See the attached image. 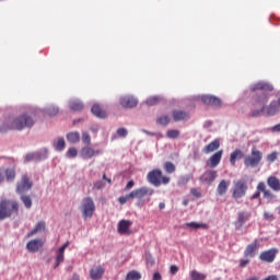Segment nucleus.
Here are the masks:
<instances>
[{
	"label": "nucleus",
	"mask_w": 280,
	"mask_h": 280,
	"mask_svg": "<svg viewBox=\"0 0 280 280\" xmlns=\"http://www.w3.org/2000/svg\"><path fill=\"white\" fill-rule=\"evenodd\" d=\"M249 90L253 92L252 104L258 106L252 110V117H260L264 113L268 114V102L269 97L273 91V85L269 82H256L249 86Z\"/></svg>",
	"instance_id": "1"
},
{
	"label": "nucleus",
	"mask_w": 280,
	"mask_h": 280,
	"mask_svg": "<svg viewBox=\"0 0 280 280\" xmlns=\"http://www.w3.org/2000/svg\"><path fill=\"white\" fill-rule=\"evenodd\" d=\"M35 121L32 115L23 113L18 117H8L0 126V132H8V130H23V128H32Z\"/></svg>",
	"instance_id": "2"
},
{
	"label": "nucleus",
	"mask_w": 280,
	"mask_h": 280,
	"mask_svg": "<svg viewBox=\"0 0 280 280\" xmlns=\"http://www.w3.org/2000/svg\"><path fill=\"white\" fill-rule=\"evenodd\" d=\"M19 212V201H13V199H2L0 201V221L11 219L12 217H18Z\"/></svg>",
	"instance_id": "3"
},
{
	"label": "nucleus",
	"mask_w": 280,
	"mask_h": 280,
	"mask_svg": "<svg viewBox=\"0 0 280 280\" xmlns=\"http://www.w3.org/2000/svg\"><path fill=\"white\" fill-rule=\"evenodd\" d=\"M147 179L155 187H161V185H168V183L172 180L171 177H167V175H163V171H161V168H154L153 171H150V173L147 175Z\"/></svg>",
	"instance_id": "4"
},
{
	"label": "nucleus",
	"mask_w": 280,
	"mask_h": 280,
	"mask_svg": "<svg viewBox=\"0 0 280 280\" xmlns=\"http://www.w3.org/2000/svg\"><path fill=\"white\" fill-rule=\"evenodd\" d=\"M154 194L153 188H148V186H142V188H136V190H132L129 192V195H125V197H119L120 205H126L128 200H131V198H144V196H152Z\"/></svg>",
	"instance_id": "5"
},
{
	"label": "nucleus",
	"mask_w": 280,
	"mask_h": 280,
	"mask_svg": "<svg viewBox=\"0 0 280 280\" xmlns=\"http://www.w3.org/2000/svg\"><path fill=\"white\" fill-rule=\"evenodd\" d=\"M96 210L95 201L92 197H84L81 202V213L84 221L92 219Z\"/></svg>",
	"instance_id": "6"
},
{
	"label": "nucleus",
	"mask_w": 280,
	"mask_h": 280,
	"mask_svg": "<svg viewBox=\"0 0 280 280\" xmlns=\"http://www.w3.org/2000/svg\"><path fill=\"white\" fill-rule=\"evenodd\" d=\"M264 156V152L261 150H258L256 145L252 148V154H247L244 159V164L246 167H257L259 163H261V159Z\"/></svg>",
	"instance_id": "7"
},
{
	"label": "nucleus",
	"mask_w": 280,
	"mask_h": 280,
	"mask_svg": "<svg viewBox=\"0 0 280 280\" xmlns=\"http://www.w3.org/2000/svg\"><path fill=\"white\" fill-rule=\"evenodd\" d=\"M248 189V184L246 179H237V182H234V187L232 189V198L234 200H241V198H244L246 196Z\"/></svg>",
	"instance_id": "8"
},
{
	"label": "nucleus",
	"mask_w": 280,
	"mask_h": 280,
	"mask_svg": "<svg viewBox=\"0 0 280 280\" xmlns=\"http://www.w3.org/2000/svg\"><path fill=\"white\" fill-rule=\"evenodd\" d=\"M33 185L34 184L30 175H27V173H24V175L21 176L20 182H18L16 184V191L18 194H21V196H23L25 191H30V189H32Z\"/></svg>",
	"instance_id": "9"
},
{
	"label": "nucleus",
	"mask_w": 280,
	"mask_h": 280,
	"mask_svg": "<svg viewBox=\"0 0 280 280\" xmlns=\"http://www.w3.org/2000/svg\"><path fill=\"white\" fill-rule=\"evenodd\" d=\"M256 189H257L256 192L250 197L252 200H254V198H260L261 191H262L264 198H275V195H272L271 190H268L265 182H259Z\"/></svg>",
	"instance_id": "10"
},
{
	"label": "nucleus",
	"mask_w": 280,
	"mask_h": 280,
	"mask_svg": "<svg viewBox=\"0 0 280 280\" xmlns=\"http://www.w3.org/2000/svg\"><path fill=\"white\" fill-rule=\"evenodd\" d=\"M102 150H95L90 143L83 145L80 150V156L82 159H92L95 154H101Z\"/></svg>",
	"instance_id": "11"
},
{
	"label": "nucleus",
	"mask_w": 280,
	"mask_h": 280,
	"mask_svg": "<svg viewBox=\"0 0 280 280\" xmlns=\"http://www.w3.org/2000/svg\"><path fill=\"white\" fill-rule=\"evenodd\" d=\"M172 116L174 121H187V119H190V113L180 108H175L172 112Z\"/></svg>",
	"instance_id": "12"
},
{
	"label": "nucleus",
	"mask_w": 280,
	"mask_h": 280,
	"mask_svg": "<svg viewBox=\"0 0 280 280\" xmlns=\"http://www.w3.org/2000/svg\"><path fill=\"white\" fill-rule=\"evenodd\" d=\"M222 156H223V150L218 149L217 152L214 151V153L211 154V156H209L207 161V165H209V167H217V165L221 163Z\"/></svg>",
	"instance_id": "13"
},
{
	"label": "nucleus",
	"mask_w": 280,
	"mask_h": 280,
	"mask_svg": "<svg viewBox=\"0 0 280 280\" xmlns=\"http://www.w3.org/2000/svg\"><path fill=\"white\" fill-rule=\"evenodd\" d=\"M43 159H47V150L37 151V152H27L24 161L28 163L30 161H42Z\"/></svg>",
	"instance_id": "14"
},
{
	"label": "nucleus",
	"mask_w": 280,
	"mask_h": 280,
	"mask_svg": "<svg viewBox=\"0 0 280 280\" xmlns=\"http://www.w3.org/2000/svg\"><path fill=\"white\" fill-rule=\"evenodd\" d=\"M278 249H268L267 252H261L259 255L262 262H273L277 258Z\"/></svg>",
	"instance_id": "15"
},
{
	"label": "nucleus",
	"mask_w": 280,
	"mask_h": 280,
	"mask_svg": "<svg viewBox=\"0 0 280 280\" xmlns=\"http://www.w3.org/2000/svg\"><path fill=\"white\" fill-rule=\"evenodd\" d=\"M119 102L121 106H125V108H132L138 104V100L133 95H124L120 97Z\"/></svg>",
	"instance_id": "16"
},
{
	"label": "nucleus",
	"mask_w": 280,
	"mask_h": 280,
	"mask_svg": "<svg viewBox=\"0 0 280 280\" xmlns=\"http://www.w3.org/2000/svg\"><path fill=\"white\" fill-rule=\"evenodd\" d=\"M280 110V95H277L275 100H271L267 105V115H276Z\"/></svg>",
	"instance_id": "17"
},
{
	"label": "nucleus",
	"mask_w": 280,
	"mask_h": 280,
	"mask_svg": "<svg viewBox=\"0 0 280 280\" xmlns=\"http://www.w3.org/2000/svg\"><path fill=\"white\" fill-rule=\"evenodd\" d=\"M201 102L211 106H222V100L217 95H201Z\"/></svg>",
	"instance_id": "18"
},
{
	"label": "nucleus",
	"mask_w": 280,
	"mask_h": 280,
	"mask_svg": "<svg viewBox=\"0 0 280 280\" xmlns=\"http://www.w3.org/2000/svg\"><path fill=\"white\" fill-rule=\"evenodd\" d=\"M105 271H106L105 267H102L101 265L98 267H93L90 270V278H91V280H102Z\"/></svg>",
	"instance_id": "19"
},
{
	"label": "nucleus",
	"mask_w": 280,
	"mask_h": 280,
	"mask_svg": "<svg viewBox=\"0 0 280 280\" xmlns=\"http://www.w3.org/2000/svg\"><path fill=\"white\" fill-rule=\"evenodd\" d=\"M42 247H44V241H42V238H35L26 244V249L31 253L38 252Z\"/></svg>",
	"instance_id": "20"
},
{
	"label": "nucleus",
	"mask_w": 280,
	"mask_h": 280,
	"mask_svg": "<svg viewBox=\"0 0 280 280\" xmlns=\"http://www.w3.org/2000/svg\"><path fill=\"white\" fill-rule=\"evenodd\" d=\"M257 249H259V243H258V241H254L253 243L247 245V247L245 248L244 256L246 258H248V257L254 258Z\"/></svg>",
	"instance_id": "21"
},
{
	"label": "nucleus",
	"mask_w": 280,
	"mask_h": 280,
	"mask_svg": "<svg viewBox=\"0 0 280 280\" xmlns=\"http://www.w3.org/2000/svg\"><path fill=\"white\" fill-rule=\"evenodd\" d=\"M132 228V221H119L118 233L119 234H131L130 229Z\"/></svg>",
	"instance_id": "22"
},
{
	"label": "nucleus",
	"mask_w": 280,
	"mask_h": 280,
	"mask_svg": "<svg viewBox=\"0 0 280 280\" xmlns=\"http://www.w3.org/2000/svg\"><path fill=\"white\" fill-rule=\"evenodd\" d=\"M220 145H221L220 139H213L212 141H210V143H208L207 145L203 147L202 151L206 154H209L210 152L214 153V151L218 150L220 148Z\"/></svg>",
	"instance_id": "23"
},
{
	"label": "nucleus",
	"mask_w": 280,
	"mask_h": 280,
	"mask_svg": "<svg viewBox=\"0 0 280 280\" xmlns=\"http://www.w3.org/2000/svg\"><path fill=\"white\" fill-rule=\"evenodd\" d=\"M250 217H252L250 212H238V217L235 225H237L238 228H243V225H245V223L249 221Z\"/></svg>",
	"instance_id": "24"
},
{
	"label": "nucleus",
	"mask_w": 280,
	"mask_h": 280,
	"mask_svg": "<svg viewBox=\"0 0 280 280\" xmlns=\"http://www.w3.org/2000/svg\"><path fill=\"white\" fill-rule=\"evenodd\" d=\"M243 156H244V152L241 148H236L235 150H233V152H231L230 154L231 165H236V161L238 159H243Z\"/></svg>",
	"instance_id": "25"
},
{
	"label": "nucleus",
	"mask_w": 280,
	"mask_h": 280,
	"mask_svg": "<svg viewBox=\"0 0 280 280\" xmlns=\"http://www.w3.org/2000/svg\"><path fill=\"white\" fill-rule=\"evenodd\" d=\"M267 185L273 189V191H280V179L279 177H275V175H271L267 178Z\"/></svg>",
	"instance_id": "26"
},
{
	"label": "nucleus",
	"mask_w": 280,
	"mask_h": 280,
	"mask_svg": "<svg viewBox=\"0 0 280 280\" xmlns=\"http://www.w3.org/2000/svg\"><path fill=\"white\" fill-rule=\"evenodd\" d=\"M46 230V223L45 221H39V223H37V225H35V228L28 232V234H26V238H31L32 236H34L35 234H38L39 232H45Z\"/></svg>",
	"instance_id": "27"
},
{
	"label": "nucleus",
	"mask_w": 280,
	"mask_h": 280,
	"mask_svg": "<svg viewBox=\"0 0 280 280\" xmlns=\"http://www.w3.org/2000/svg\"><path fill=\"white\" fill-rule=\"evenodd\" d=\"M230 183L228 182V179H221V182L219 183L218 187H217V192L219 196H224V194H226L229 187H230Z\"/></svg>",
	"instance_id": "28"
},
{
	"label": "nucleus",
	"mask_w": 280,
	"mask_h": 280,
	"mask_svg": "<svg viewBox=\"0 0 280 280\" xmlns=\"http://www.w3.org/2000/svg\"><path fill=\"white\" fill-rule=\"evenodd\" d=\"M218 176L217 171H206L203 175L200 177L201 180H205V183H213Z\"/></svg>",
	"instance_id": "29"
},
{
	"label": "nucleus",
	"mask_w": 280,
	"mask_h": 280,
	"mask_svg": "<svg viewBox=\"0 0 280 280\" xmlns=\"http://www.w3.org/2000/svg\"><path fill=\"white\" fill-rule=\"evenodd\" d=\"M91 110L96 117H107V112L102 108L101 104H93Z\"/></svg>",
	"instance_id": "30"
},
{
	"label": "nucleus",
	"mask_w": 280,
	"mask_h": 280,
	"mask_svg": "<svg viewBox=\"0 0 280 280\" xmlns=\"http://www.w3.org/2000/svg\"><path fill=\"white\" fill-rule=\"evenodd\" d=\"M80 139L81 135L77 130L67 133V140L70 141V143H78Z\"/></svg>",
	"instance_id": "31"
},
{
	"label": "nucleus",
	"mask_w": 280,
	"mask_h": 280,
	"mask_svg": "<svg viewBox=\"0 0 280 280\" xmlns=\"http://www.w3.org/2000/svg\"><path fill=\"white\" fill-rule=\"evenodd\" d=\"M69 106L72 110H82L84 108V104L80 100H71Z\"/></svg>",
	"instance_id": "32"
},
{
	"label": "nucleus",
	"mask_w": 280,
	"mask_h": 280,
	"mask_svg": "<svg viewBox=\"0 0 280 280\" xmlns=\"http://www.w3.org/2000/svg\"><path fill=\"white\" fill-rule=\"evenodd\" d=\"M170 121H172V117H170L167 114H163L156 117V122L161 126H167Z\"/></svg>",
	"instance_id": "33"
},
{
	"label": "nucleus",
	"mask_w": 280,
	"mask_h": 280,
	"mask_svg": "<svg viewBox=\"0 0 280 280\" xmlns=\"http://www.w3.org/2000/svg\"><path fill=\"white\" fill-rule=\"evenodd\" d=\"M187 228H191L192 230H208L209 225L207 223H186Z\"/></svg>",
	"instance_id": "34"
},
{
	"label": "nucleus",
	"mask_w": 280,
	"mask_h": 280,
	"mask_svg": "<svg viewBox=\"0 0 280 280\" xmlns=\"http://www.w3.org/2000/svg\"><path fill=\"white\" fill-rule=\"evenodd\" d=\"M164 171L167 172V174H174V172H176V166L172 161H165Z\"/></svg>",
	"instance_id": "35"
},
{
	"label": "nucleus",
	"mask_w": 280,
	"mask_h": 280,
	"mask_svg": "<svg viewBox=\"0 0 280 280\" xmlns=\"http://www.w3.org/2000/svg\"><path fill=\"white\" fill-rule=\"evenodd\" d=\"M54 145H55L56 150H59V151L65 150V148H66L65 137H59L57 139V141L54 143Z\"/></svg>",
	"instance_id": "36"
},
{
	"label": "nucleus",
	"mask_w": 280,
	"mask_h": 280,
	"mask_svg": "<svg viewBox=\"0 0 280 280\" xmlns=\"http://www.w3.org/2000/svg\"><path fill=\"white\" fill-rule=\"evenodd\" d=\"M190 279L191 280H207L206 273H200L199 271H191L190 272Z\"/></svg>",
	"instance_id": "37"
},
{
	"label": "nucleus",
	"mask_w": 280,
	"mask_h": 280,
	"mask_svg": "<svg viewBox=\"0 0 280 280\" xmlns=\"http://www.w3.org/2000/svg\"><path fill=\"white\" fill-rule=\"evenodd\" d=\"M142 276L139 271H129L126 276V280H141Z\"/></svg>",
	"instance_id": "38"
},
{
	"label": "nucleus",
	"mask_w": 280,
	"mask_h": 280,
	"mask_svg": "<svg viewBox=\"0 0 280 280\" xmlns=\"http://www.w3.org/2000/svg\"><path fill=\"white\" fill-rule=\"evenodd\" d=\"M21 200L24 203V206L26 207V209L30 210L33 205V201H32L30 195H22Z\"/></svg>",
	"instance_id": "39"
},
{
	"label": "nucleus",
	"mask_w": 280,
	"mask_h": 280,
	"mask_svg": "<svg viewBox=\"0 0 280 280\" xmlns=\"http://www.w3.org/2000/svg\"><path fill=\"white\" fill-rule=\"evenodd\" d=\"M180 135V130L176 129V128H171L167 130L166 136L170 139H177V137H179Z\"/></svg>",
	"instance_id": "40"
},
{
	"label": "nucleus",
	"mask_w": 280,
	"mask_h": 280,
	"mask_svg": "<svg viewBox=\"0 0 280 280\" xmlns=\"http://www.w3.org/2000/svg\"><path fill=\"white\" fill-rule=\"evenodd\" d=\"M145 102L149 106H154L161 102V97L159 95H152L151 97H148Z\"/></svg>",
	"instance_id": "41"
},
{
	"label": "nucleus",
	"mask_w": 280,
	"mask_h": 280,
	"mask_svg": "<svg viewBox=\"0 0 280 280\" xmlns=\"http://www.w3.org/2000/svg\"><path fill=\"white\" fill-rule=\"evenodd\" d=\"M15 175H16L15 168H7V170H5V177H7V180H14Z\"/></svg>",
	"instance_id": "42"
},
{
	"label": "nucleus",
	"mask_w": 280,
	"mask_h": 280,
	"mask_svg": "<svg viewBox=\"0 0 280 280\" xmlns=\"http://www.w3.org/2000/svg\"><path fill=\"white\" fill-rule=\"evenodd\" d=\"M62 262H63V256L61 254V248H59V250L57 253L56 262H55V269H57L59 267V265H61Z\"/></svg>",
	"instance_id": "43"
},
{
	"label": "nucleus",
	"mask_w": 280,
	"mask_h": 280,
	"mask_svg": "<svg viewBox=\"0 0 280 280\" xmlns=\"http://www.w3.org/2000/svg\"><path fill=\"white\" fill-rule=\"evenodd\" d=\"M46 113H47L48 115H58L59 108H58V106H48V107L46 108Z\"/></svg>",
	"instance_id": "44"
},
{
	"label": "nucleus",
	"mask_w": 280,
	"mask_h": 280,
	"mask_svg": "<svg viewBox=\"0 0 280 280\" xmlns=\"http://www.w3.org/2000/svg\"><path fill=\"white\" fill-rule=\"evenodd\" d=\"M67 156L74 158L78 156V148L71 147L67 150Z\"/></svg>",
	"instance_id": "45"
},
{
	"label": "nucleus",
	"mask_w": 280,
	"mask_h": 280,
	"mask_svg": "<svg viewBox=\"0 0 280 280\" xmlns=\"http://www.w3.org/2000/svg\"><path fill=\"white\" fill-rule=\"evenodd\" d=\"M82 141H83L84 143H86V145H88L89 143H91L92 137H91L90 132H86V131L82 132Z\"/></svg>",
	"instance_id": "46"
},
{
	"label": "nucleus",
	"mask_w": 280,
	"mask_h": 280,
	"mask_svg": "<svg viewBox=\"0 0 280 280\" xmlns=\"http://www.w3.org/2000/svg\"><path fill=\"white\" fill-rule=\"evenodd\" d=\"M278 159V152L273 151L270 152L269 154H267V161H269L270 163H273V161H276Z\"/></svg>",
	"instance_id": "47"
},
{
	"label": "nucleus",
	"mask_w": 280,
	"mask_h": 280,
	"mask_svg": "<svg viewBox=\"0 0 280 280\" xmlns=\"http://www.w3.org/2000/svg\"><path fill=\"white\" fill-rule=\"evenodd\" d=\"M117 135H118L119 137H127V135H128L127 128H125V127L118 128V129H117Z\"/></svg>",
	"instance_id": "48"
},
{
	"label": "nucleus",
	"mask_w": 280,
	"mask_h": 280,
	"mask_svg": "<svg viewBox=\"0 0 280 280\" xmlns=\"http://www.w3.org/2000/svg\"><path fill=\"white\" fill-rule=\"evenodd\" d=\"M190 192L192 194V196H196V198H201V190H199V188H191Z\"/></svg>",
	"instance_id": "49"
},
{
	"label": "nucleus",
	"mask_w": 280,
	"mask_h": 280,
	"mask_svg": "<svg viewBox=\"0 0 280 280\" xmlns=\"http://www.w3.org/2000/svg\"><path fill=\"white\" fill-rule=\"evenodd\" d=\"M179 269L177 267V265H172L170 268V272L172 273V276H176V273H178Z\"/></svg>",
	"instance_id": "50"
},
{
	"label": "nucleus",
	"mask_w": 280,
	"mask_h": 280,
	"mask_svg": "<svg viewBox=\"0 0 280 280\" xmlns=\"http://www.w3.org/2000/svg\"><path fill=\"white\" fill-rule=\"evenodd\" d=\"M67 247H69V243H66L65 245H62V246L60 247V254H61V256H62V261H63V262H65V252H66Z\"/></svg>",
	"instance_id": "51"
},
{
	"label": "nucleus",
	"mask_w": 280,
	"mask_h": 280,
	"mask_svg": "<svg viewBox=\"0 0 280 280\" xmlns=\"http://www.w3.org/2000/svg\"><path fill=\"white\" fill-rule=\"evenodd\" d=\"M265 219H267V221H273L275 217L271 212H265L264 214Z\"/></svg>",
	"instance_id": "52"
},
{
	"label": "nucleus",
	"mask_w": 280,
	"mask_h": 280,
	"mask_svg": "<svg viewBox=\"0 0 280 280\" xmlns=\"http://www.w3.org/2000/svg\"><path fill=\"white\" fill-rule=\"evenodd\" d=\"M153 280H163V277L159 271H155V273H153Z\"/></svg>",
	"instance_id": "53"
},
{
	"label": "nucleus",
	"mask_w": 280,
	"mask_h": 280,
	"mask_svg": "<svg viewBox=\"0 0 280 280\" xmlns=\"http://www.w3.org/2000/svg\"><path fill=\"white\" fill-rule=\"evenodd\" d=\"M250 260H241L240 261V267L244 268V267H247V265H249Z\"/></svg>",
	"instance_id": "54"
},
{
	"label": "nucleus",
	"mask_w": 280,
	"mask_h": 280,
	"mask_svg": "<svg viewBox=\"0 0 280 280\" xmlns=\"http://www.w3.org/2000/svg\"><path fill=\"white\" fill-rule=\"evenodd\" d=\"M271 130H273V132H280V122L272 126Z\"/></svg>",
	"instance_id": "55"
},
{
	"label": "nucleus",
	"mask_w": 280,
	"mask_h": 280,
	"mask_svg": "<svg viewBox=\"0 0 280 280\" xmlns=\"http://www.w3.org/2000/svg\"><path fill=\"white\" fill-rule=\"evenodd\" d=\"M132 187H135V182H128L127 186L125 187V189H132Z\"/></svg>",
	"instance_id": "56"
},
{
	"label": "nucleus",
	"mask_w": 280,
	"mask_h": 280,
	"mask_svg": "<svg viewBox=\"0 0 280 280\" xmlns=\"http://www.w3.org/2000/svg\"><path fill=\"white\" fill-rule=\"evenodd\" d=\"M94 185H95L96 189H102V187H104L103 182H96Z\"/></svg>",
	"instance_id": "57"
},
{
	"label": "nucleus",
	"mask_w": 280,
	"mask_h": 280,
	"mask_svg": "<svg viewBox=\"0 0 280 280\" xmlns=\"http://www.w3.org/2000/svg\"><path fill=\"white\" fill-rule=\"evenodd\" d=\"M264 280H279L278 276H268Z\"/></svg>",
	"instance_id": "58"
},
{
	"label": "nucleus",
	"mask_w": 280,
	"mask_h": 280,
	"mask_svg": "<svg viewBox=\"0 0 280 280\" xmlns=\"http://www.w3.org/2000/svg\"><path fill=\"white\" fill-rule=\"evenodd\" d=\"M103 178H104V180H107V183H109V185H112V179H109V177H107V175H105V173H104V175H103Z\"/></svg>",
	"instance_id": "59"
},
{
	"label": "nucleus",
	"mask_w": 280,
	"mask_h": 280,
	"mask_svg": "<svg viewBox=\"0 0 280 280\" xmlns=\"http://www.w3.org/2000/svg\"><path fill=\"white\" fill-rule=\"evenodd\" d=\"M71 280H80V276H78V273H73Z\"/></svg>",
	"instance_id": "60"
},
{
	"label": "nucleus",
	"mask_w": 280,
	"mask_h": 280,
	"mask_svg": "<svg viewBox=\"0 0 280 280\" xmlns=\"http://www.w3.org/2000/svg\"><path fill=\"white\" fill-rule=\"evenodd\" d=\"M2 180H4V175H3V171H1L0 168V183H2Z\"/></svg>",
	"instance_id": "61"
},
{
	"label": "nucleus",
	"mask_w": 280,
	"mask_h": 280,
	"mask_svg": "<svg viewBox=\"0 0 280 280\" xmlns=\"http://www.w3.org/2000/svg\"><path fill=\"white\" fill-rule=\"evenodd\" d=\"M160 210H165V203H159Z\"/></svg>",
	"instance_id": "62"
},
{
	"label": "nucleus",
	"mask_w": 280,
	"mask_h": 280,
	"mask_svg": "<svg viewBox=\"0 0 280 280\" xmlns=\"http://www.w3.org/2000/svg\"><path fill=\"white\" fill-rule=\"evenodd\" d=\"M248 280H259V278L254 277V278H249Z\"/></svg>",
	"instance_id": "63"
},
{
	"label": "nucleus",
	"mask_w": 280,
	"mask_h": 280,
	"mask_svg": "<svg viewBox=\"0 0 280 280\" xmlns=\"http://www.w3.org/2000/svg\"><path fill=\"white\" fill-rule=\"evenodd\" d=\"M184 205H188V201H183Z\"/></svg>",
	"instance_id": "64"
}]
</instances>
